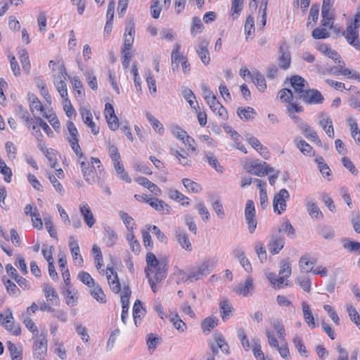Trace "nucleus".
Returning a JSON list of instances; mask_svg holds the SVG:
<instances>
[{
	"mask_svg": "<svg viewBox=\"0 0 360 360\" xmlns=\"http://www.w3.org/2000/svg\"><path fill=\"white\" fill-rule=\"evenodd\" d=\"M215 262L213 259H206L200 264L193 267L188 271L185 273L183 270L180 271L182 280L184 281H190L191 282L199 281L210 274L214 269Z\"/></svg>",
	"mask_w": 360,
	"mask_h": 360,
	"instance_id": "f257e3e1",
	"label": "nucleus"
},
{
	"mask_svg": "<svg viewBox=\"0 0 360 360\" xmlns=\"http://www.w3.org/2000/svg\"><path fill=\"white\" fill-rule=\"evenodd\" d=\"M360 27V6L357 8L354 19L348 21L345 37L349 44L356 50H360V40L359 39V29Z\"/></svg>",
	"mask_w": 360,
	"mask_h": 360,
	"instance_id": "f03ea898",
	"label": "nucleus"
},
{
	"mask_svg": "<svg viewBox=\"0 0 360 360\" xmlns=\"http://www.w3.org/2000/svg\"><path fill=\"white\" fill-rule=\"evenodd\" d=\"M256 211L254 202L248 200L245 208V218L250 233H253L257 228Z\"/></svg>",
	"mask_w": 360,
	"mask_h": 360,
	"instance_id": "7ed1b4c3",
	"label": "nucleus"
},
{
	"mask_svg": "<svg viewBox=\"0 0 360 360\" xmlns=\"http://www.w3.org/2000/svg\"><path fill=\"white\" fill-rule=\"evenodd\" d=\"M290 198V194L285 188H282L276 193L273 200L274 211L278 214H282L286 210V200Z\"/></svg>",
	"mask_w": 360,
	"mask_h": 360,
	"instance_id": "20e7f679",
	"label": "nucleus"
},
{
	"mask_svg": "<svg viewBox=\"0 0 360 360\" xmlns=\"http://www.w3.org/2000/svg\"><path fill=\"white\" fill-rule=\"evenodd\" d=\"M296 98L301 99L304 103L309 105L321 104L324 101L321 93L315 89H307L303 95L296 96Z\"/></svg>",
	"mask_w": 360,
	"mask_h": 360,
	"instance_id": "39448f33",
	"label": "nucleus"
},
{
	"mask_svg": "<svg viewBox=\"0 0 360 360\" xmlns=\"http://www.w3.org/2000/svg\"><path fill=\"white\" fill-rule=\"evenodd\" d=\"M32 349L34 358L39 359L44 358L47 352V339L46 335L41 334L34 340Z\"/></svg>",
	"mask_w": 360,
	"mask_h": 360,
	"instance_id": "423d86ee",
	"label": "nucleus"
},
{
	"mask_svg": "<svg viewBox=\"0 0 360 360\" xmlns=\"http://www.w3.org/2000/svg\"><path fill=\"white\" fill-rule=\"evenodd\" d=\"M135 24L132 19L129 20L126 23L124 34V47L122 49L130 50L133 46L135 36Z\"/></svg>",
	"mask_w": 360,
	"mask_h": 360,
	"instance_id": "0eeeda50",
	"label": "nucleus"
},
{
	"mask_svg": "<svg viewBox=\"0 0 360 360\" xmlns=\"http://www.w3.org/2000/svg\"><path fill=\"white\" fill-rule=\"evenodd\" d=\"M284 245V236L282 233L276 232L271 235L268 243L269 250L272 255H276L283 249Z\"/></svg>",
	"mask_w": 360,
	"mask_h": 360,
	"instance_id": "6e6552de",
	"label": "nucleus"
},
{
	"mask_svg": "<svg viewBox=\"0 0 360 360\" xmlns=\"http://www.w3.org/2000/svg\"><path fill=\"white\" fill-rule=\"evenodd\" d=\"M248 171L256 176H263L274 169L265 162L253 161L248 167Z\"/></svg>",
	"mask_w": 360,
	"mask_h": 360,
	"instance_id": "1a4fd4ad",
	"label": "nucleus"
},
{
	"mask_svg": "<svg viewBox=\"0 0 360 360\" xmlns=\"http://www.w3.org/2000/svg\"><path fill=\"white\" fill-rule=\"evenodd\" d=\"M278 53L279 67L283 70H287L291 63V56L288 46L285 43L280 46Z\"/></svg>",
	"mask_w": 360,
	"mask_h": 360,
	"instance_id": "9d476101",
	"label": "nucleus"
},
{
	"mask_svg": "<svg viewBox=\"0 0 360 360\" xmlns=\"http://www.w3.org/2000/svg\"><path fill=\"white\" fill-rule=\"evenodd\" d=\"M254 290L253 280L248 276L244 283H240L233 288V291L238 295L247 297L252 295Z\"/></svg>",
	"mask_w": 360,
	"mask_h": 360,
	"instance_id": "9b49d317",
	"label": "nucleus"
},
{
	"mask_svg": "<svg viewBox=\"0 0 360 360\" xmlns=\"http://www.w3.org/2000/svg\"><path fill=\"white\" fill-rule=\"evenodd\" d=\"M290 80V84L294 89V91L297 94L295 97L303 95L304 91H307L306 88L308 86L307 81L299 75H294L291 77Z\"/></svg>",
	"mask_w": 360,
	"mask_h": 360,
	"instance_id": "f8f14e48",
	"label": "nucleus"
},
{
	"mask_svg": "<svg viewBox=\"0 0 360 360\" xmlns=\"http://www.w3.org/2000/svg\"><path fill=\"white\" fill-rule=\"evenodd\" d=\"M13 320L12 311L10 309L6 310V316L4 317V321L1 323V325L5 327L11 334L14 335H19L21 333V328L19 324L11 323V328H9L8 324Z\"/></svg>",
	"mask_w": 360,
	"mask_h": 360,
	"instance_id": "ddd939ff",
	"label": "nucleus"
},
{
	"mask_svg": "<svg viewBox=\"0 0 360 360\" xmlns=\"http://www.w3.org/2000/svg\"><path fill=\"white\" fill-rule=\"evenodd\" d=\"M209 42L205 40H201L197 46L196 52L202 63L207 65L210 62V56L208 50Z\"/></svg>",
	"mask_w": 360,
	"mask_h": 360,
	"instance_id": "4468645a",
	"label": "nucleus"
},
{
	"mask_svg": "<svg viewBox=\"0 0 360 360\" xmlns=\"http://www.w3.org/2000/svg\"><path fill=\"white\" fill-rule=\"evenodd\" d=\"M107 279L111 290L115 293H118L121 290L120 283L118 279L117 273L112 267L107 266L106 269Z\"/></svg>",
	"mask_w": 360,
	"mask_h": 360,
	"instance_id": "2eb2a0df",
	"label": "nucleus"
},
{
	"mask_svg": "<svg viewBox=\"0 0 360 360\" xmlns=\"http://www.w3.org/2000/svg\"><path fill=\"white\" fill-rule=\"evenodd\" d=\"M81 167V170L82 172L83 177L84 180L89 184H94L96 182L95 177V166H91L90 162L89 163H82Z\"/></svg>",
	"mask_w": 360,
	"mask_h": 360,
	"instance_id": "dca6fc26",
	"label": "nucleus"
},
{
	"mask_svg": "<svg viewBox=\"0 0 360 360\" xmlns=\"http://www.w3.org/2000/svg\"><path fill=\"white\" fill-rule=\"evenodd\" d=\"M147 203H148L156 211L162 214H169L171 212L170 206H169L162 200H160L155 198H150V199L147 200Z\"/></svg>",
	"mask_w": 360,
	"mask_h": 360,
	"instance_id": "f3484780",
	"label": "nucleus"
},
{
	"mask_svg": "<svg viewBox=\"0 0 360 360\" xmlns=\"http://www.w3.org/2000/svg\"><path fill=\"white\" fill-rule=\"evenodd\" d=\"M175 238L183 249L189 252L192 250V245L186 231L181 229L176 230L175 232Z\"/></svg>",
	"mask_w": 360,
	"mask_h": 360,
	"instance_id": "a211bd4d",
	"label": "nucleus"
},
{
	"mask_svg": "<svg viewBox=\"0 0 360 360\" xmlns=\"http://www.w3.org/2000/svg\"><path fill=\"white\" fill-rule=\"evenodd\" d=\"M319 125L330 138L334 137V129L332 120L329 116L322 114L319 117Z\"/></svg>",
	"mask_w": 360,
	"mask_h": 360,
	"instance_id": "6ab92c4d",
	"label": "nucleus"
},
{
	"mask_svg": "<svg viewBox=\"0 0 360 360\" xmlns=\"http://www.w3.org/2000/svg\"><path fill=\"white\" fill-rule=\"evenodd\" d=\"M317 50L320 51L321 53L326 56L327 57L334 60L338 64H340L342 62L340 56L338 54V53L336 51L333 50L329 44L324 43L320 44L317 46Z\"/></svg>",
	"mask_w": 360,
	"mask_h": 360,
	"instance_id": "aec40b11",
	"label": "nucleus"
},
{
	"mask_svg": "<svg viewBox=\"0 0 360 360\" xmlns=\"http://www.w3.org/2000/svg\"><path fill=\"white\" fill-rule=\"evenodd\" d=\"M302 309L303 312V318L308 326L311 329H314L316 328V325L315 323V320L310 308L309 304L307 302H302Z\"/></svg>",
	"mask_w": 360,
	"mask_h": 360,
	"instance_id": "412c9836",
	"label": "nucleus"
},
{
	"mask_svg": "<svg viewBox=\"0 0 360 360\" xmlns=\"http://www.w3.org/2000/svg\"><path fill=\"white\" fill-rule=\"evenodd\" d=\"M180 50L181 44L176 43L173 46L171 53L172 70L174 72L179 70V64L181 63V53Z\"/></svg>",
	"mask_w": 360,
	"mask_h": 360,
	"instance_id": "4be33fe9",
	"label": "nucleus"
},
{
	"mask_svg": "<svg viewBox=\"0 0 360 360\" xmlns=\"http://www.w3.org/2000/svg\"><path fill=\"white\" fill-rule=\"evenodd\" d=\"M79 211L86 225L90 228L92 227L95 224V219L88 204L82 203L79 206Z\"/></svg>",
	"mask_w": 360,
	"mask_h": 360,
	"instance_id": "5701e85b",
	"label": "nucleus"
},
{
	"mask_svg": "<svg viewBox=\"0 0 360 360\" xmlns=\"http://www.w3.org/2000/svg\"><path fill=\"white\" fill-rule=\"evenodd\" d=\"M246 140L249 144L258 151L264 158H268L269 151L267 150V148L264 146L257 138L248 135L247 136Z\"/></svg>",
	"mask_w": 360,
	"mask_h": 360,
	"instance_id": "b1692460",
	"label": "nucleus"
},
{
	"mask_svg": "<svg viewBox=\"0 0 360 360\" xmlns=\"http://www.w3.org/2000/svg\"><path fill=\"white\" fill-rule=\"evenodd\" d=\"M65 297V302L70 307H75L77 304L78 296L77 291L72 288L70 285L67 286L63 290Z\"/></svg>",
	"mask_w": 360,
	"mask_h": 360,
	"instance_id": "393cba45",
	"label": "nucleus"
},
{
	"mask_svg": "<svg viewBox=\"0 0 360 360\" xmlns=\"http://www.w3.org/2000/svg\"><path fill=\"white\" fill-rule=\"evenodd\" d=\"M136 181L143 186V187L148 188L152 193L155 195H160L162 193L161 189L155 184L149 181L147 178L140 176L136 179Z\"/></svg>",
	"mask_w": 360,
	"mask_h": 360,
	"instance_id": "a878e982",
	"label": "nucleus"
},
{
	"mask_svg": "<svg viewBox=\"0 0 360 360\" xmlns=\"http://www.w3.org/2000/svg\"><path fill=\"white\" fill-rule=\"evenodd\" d=\"M306 206L309 214L312 218L316 219L318 220L322 219L323 218L322 212L312 199L307 198Z\"/></svg>",
	"mask_w": 360,
	"mask_h": 360,
	"instance_id": "bb28decb",
	"label": "nucleus"
},
{
	"mask_svg": "<svg viewBox=\"0 0 360 360\" xmlns=\"http://www.w3.org/2000/svg\"><path fill=\"white\" fill-rule=\"evenodd\" d=\"M237 114L243 122H248L253 120L257 112L254 108L251 107H240L237 109Z\"/></svg>",
	"mask_w": 360,
	"mask_h": 360,
	"instance_id": "cd10ccee",
	"label": "nucleus"
},
{
	"mask_svg": "<svg viewBox=\"0 0 360 360\" xmlns=\"http://www.w3.org/2000/svg\"><path fill=\"white\" fill-rule=\"evenodd\" d=\"M300 130L307 139L316 142L318 145H321V141L319 139L316 131L309 124L306 123Z\"/></svg>",
	"mask_w": 360,
	"mask_h": 360,
	"instance_id": "c85d7f7f",
	"label": "nucleus"
},
{
	"mask_svg": "<svg viewBox=\"0 0 360 360\" xmlns=\"http://www.w3.org/2000/svg\"><path fill=\"white\" fill-rule=\"evenodd\" d=\"M146 259L147 264V269H146V275L148 272H149V275L153 274L155 268L162 263L159 262L155 255L151 252L147 253Z\"/></svg>",
	"mask_w": 360,
	"mask_h": 360,
	"instance_id": "c756f323",
	"label": "nucleus"
},
{
	"mask_svg": "<svg viewBox=\"0 0 360 360\" xmlns=\"http://www.w3.org/2000/svg\"><path fill=\"white\" fill-rule=\"evenodd\" d=\"M221 317L224 321H226L233 314V308L228 300L224 299L219 304Z\"/></svg>",
	"mask_w": 360,
	"mask_h": 360,
	"instance_id": "7c9ffc66",
	"label": "nucleus"
},
{
	"mask_svg": "<svg viewBox=\"0 0 360 360\" xmlns=\"http://www.w3.org/2000/svg\"><path fill=\"white\" fill-rule=\"evenodd\" d=\"M168 196L171 199L180 202L182 205H188L190 204L189 198L176 190L169 189L168 191Z\"/></svg>",
	"mask_w": 360,
	"mask_h": 360,
	"instance_id": "2f4dec72",
	"label": "nucleus"
},
{
	"mask_svg": "<svg viewBox=\"0 0 360 360\" xmlns=\"http://www.w3.org/2000/svg\"><path fill=\"white\" fill-rule=\"evenodd\" d=\"M144 309H143L141 302L140 300H136L133 307V317L134 323L136 326L140 323L141 317L144 315Z\"/></svg>",
	"mask_w": 360,
	"mask_h": 360,
	"instance_id": "473e14b6",
	"label": "nucleus"
},
{
	"mask_svg": "<svg viewBox=\"0 0 360 360\" xmlns=\"http://www.w3.org/2000/svg\"><path fill=\"white\" fill-rule=\"evenodd\" d=\"M205 158L207 163L212 167L217 172L222 173L224 171L223 167L219 162L217 158L211 152H206Z\"/></svg>",
	"mask_w": 360,
	"mask_h": 360,
	"instance_id": "72a5a7b5",
	"label": "nucleus"
},
{
	"mask_svg": "<svg viewBox=\"0 0 360 360\" xmlns=\"http://www.w3.org/2000/svg\"><path fill=\"white\" fill-rule=\"evenodd\" d=\"M330 9L321 8V25L325 27H332L334 22V19L332 13L330 12Z\"/></svg>",
	"mask_w": 360,
	"mask_h": 360,
	"instance_id": "f704fd0d",
	"label": "nucleus"
},
{
	"mask_svg": "<svg viewBox=\"0 0 360 360\" xmlns=\"http://www.w3.org/2000/svg\"><path fill=\"white\" fill-rule=\"evenodd\" d=\"M347 121L349 127H350L352 138L355 141L360 142V130L358 127L356 120L354 118L349 117L347 119Z\"/></svg>",
	"mask_w": 360,
	"mask_h": 360,
	"instance_id": "c9c22d12",
	"label": "nucleus"
},
{
	"mask_svg": "<svg viewBox=\"0 0 360 360\" xmlns=\"http://www.w3.org/2000/svg\"><path fill=\"white\" fill-rule=\"evenodd\" d=\"M271 325L275 330L278 338L281 340H284L285 338V330L283 322L281 319H274L271 321Z\"/></svg>",
	"mask_w": 360,
	"mask_h": 360,
	"instance_id": "e433bc0d",
	"label": "nucleus"
},
{
	"mask_svg": "<svg viewBox=\"0 0 360 360\" xmlns=\"http://www.w3.org/2000/svg\"><path fill=\"white\" fill-rule=\"evenodd\" d=\"M169 321L174 328L180 332H184L186 329V323L179 318L177 313L171 312L169 315Z\"/></svg>",
	"mask_w": 360,
	"mask_h": 360,
	"instance_id": "4c0bfd02",
	"label": "nucleus"
},
{
	"mask_svg": "<svg viewBox=\"0 0 360 360\" xmlns=\"http://www.w3.org/2000/svg\"><path fill=\"white\" fill-rule=\"evenodd\" d=\"M181 94L185 100L187 101L191 108L195 109L198 106V102L195 100V96L193 92L188 87H184L181 90Z\"/></svg>",
	"mask_w": 360,
	"mask_h": 360,
	"instance_id": "58836bf2",
	"label": "nucleus"
},
{
	"mask_svg": "<svg viewBox=\"0 0 360 360\" xmlns=\"http://www.w3.org/2000/svg\"><path fill=\"white\" fill-rule=\"evenodd\" d=\"M115 169L120 176V179L124 181L127 183H130L131 181V178L128 176L127 173L125 172L123 164L121 162V160H117L113 162Z\"/></svg>",
	"mask_w": 360,
	"mask_h": 360,
	"instance_id": "ea45409f",
	"label": "nucleus"
},
{
	"mask_svg": "<svg viewBox=\"0 0 360 360\" xmlns=\"http://www.w3.org/2000/svg\"><path fill=\"white\" fill-rule=\"evenodd\" d=\"M171 154L178 159L181 165L184 166L190 165L191 160L188 158V153L184 149H181V151L171 149Z\"/></svg>",
	"mask_w": 360,
	"mask_h": 360,
	"instance_id": "a19ab883",
	"label": "nucleus"
},
{
	"mask_svg": "<svg viewBox=\"0 0 360 360\" xmlns=\"http://www.w3.org/2000/svg\"><path fill=\"white\" fill-rule=\"evenodd\" d=\"M29 101H30V110L32 113H34L35 111H40L41 113L46 114L44 112V108L42 105L40 101L34 95H31L29 96Z\"/></svg>",
	"mask_w": 360,
	"mask_h": 360,
	"instance_id": "79ce46f5",
	"label": "nucleus"
},
{
	"mask_svg": "<svg viewBox=\"0 0 360 360\" xmlns=\"http://www.w3.org/2000/svg\"><path fill=\"white\" fill-rule=\"evenodd\" d=\"M90 290L91 295L98 302L105 303L106 302L105 295L99 285L95 284Z\"/></svg>",
	"mask_w": 360,
	"mask_h": 360,
	"instance_id": "37998d69",
	"label": "nucleus"
},
{
	"mask_svg": "<svg viewBox=\"0 0 360 360\" xmlns=\"http://www.w3.org/2000/svg\"><path fill=\"white\" fill-rule=\"evenodd\" d=\"M146 117L153 128L160 134H163L164 127L162 124L150 112L146 113Z\"/></svg>",
	"mask_w": 360,
	"mask_h": 360,
	"instance_id": "c03bdc74",
	"label": "nucleus"
},
{
	"mask_svg": "<svg viewBox=\"0 0 360 360\" xmlns=\"http://www.w3.org/2000/svg\"><path fill=\"white\" fill-rule=\"evenodd\" d=\"M67 128L68 130V136L67 137V140L69 143H72L75 141H79L78 136L79 133L75 125V124L72 121H68L67 122Z\"/></svg>",
	"mask_w": 360,
	"mask_h": 360,
	"instance_id": "a18cd8bd",
	"label": "nucleus"
},
{
	"mask_svg": "<svg viewBox=\"0 0 360 360\" xmlns=\"http://www.w3.org/2000/svg\"><path fill=\"white\" fill-rule=\"evenodd\" d=\"M117 239V234L111 228L107 227L105 229L104 241L107 246H113L115 244Z\"/></svg>",
	"mask_w": 360,
	"mask_h": 360,
	"instance_id": "49530a36",
	"label": "nucleus"
},
{
	"mask_svg": "<svg viewBox=\"0 0 360 360\" xmlns=\"http://www.w3.org/2000/svg\"><path fill=\"white\" fill-rule=\"evenodd\" d=\"M7 348L12 360L22 359V349L20 348H18L15 344L10 341L7 342Z\"/></svg>",
	"mask_w": 360,
	"mask_h": 360,
	"instance_id": "de8ad7c7",
	"label": "nucleus"
},
{
	"mask_svg": "<svg viewBox=\"0 0 360 360\" xmlns=\"http://www.w3.org/2000/svg\"><path fill=\"white\" fill-rule=\"evenodd\" d=\"M299 264L301 270L307 273L311 272L314 265V262L310 261L309 257L307 255L301 257Z\"/></svg>",
	"mask_w": 360,
	"mask_h": 360,
	"instance_id": "09e8293b",
	"label": "nucleus"
},
{
	"mask_svg": "<svg viewBox=\"0 0 360 360\" xmlns=\"http://www.w3.org/2000/svg\"><path fill=\"white\" fill-rule=\"evenodd\" d=\"M119 215L123 223L125 224L127 230L130 232H132L135 229L134 219L124 211H120Z\"/></svg>",
	"mask_w": 360,
	"mask_h": 360,
	"instance_id": "8fccbe9b",
	"label": "nucleus"
},
{
	"mask_svg": "<svg viewBox=\"0 0 360 360\" xmlns=\"http://www.w3.org/2000/svg\"><path fill=\"white\" fill-rule=\"evenodd\" d=\"M282 232H285L290 238H294L295 237V230L288 220L282 223L277 231V233H282Z\"/></svg>",
	"mask_w": 360,
	"mask_h": 360,
	"instance_id": "3c124183",
	"label": "nucleus"
},
{
	"mask_svg": "<svg viewBox=\"0 0 360 360\" xmlns=\"http://www.w3.org/2000/svg\"><path fill=\"white\" fill-rule=\"evenodd\" d=\"M214 339L215 342H217L218 347H219L221 352L225 354H228L229 353V346L223 338V335L220 333H214Z\"/></svg>",
	"mask_w": 360,
	"mask_h": 360,
	"instance_id": "603ef678",
	"label": "nucleus"
},
{
	"mask_svg": "<svg viewBox=\"0 0 360 360\" xmlns=\"http://www.w3.org/2000/svg\"><path fill=\"white\" fill-rule=\"evenodd\" d=\"M292 342L294 344L295 347L297 349L298 352L302 356H307V350L304 345L302 338L296 335L292 339Z\"/></svg>",
	"mask_w": 360,
	"mask_h": 360,
	"instance_id": "864d4df0",
	"label": "nucleus"
},
{
	"mask_svg": "<svg viewBox=\"0 0 360 360\" xmlns=\"http://www.w3.org/2000/svg\"><path fill=\"white\" fill-rule=\"evenodd\" d=\"M154 278L158 282L162 281L165 278L167 275L166 264L163 262L160 265L158 266L154 270Z\"/></svg>",
	"mask_w": 360,
	"mask_h": 360,
	"instance_id": "5fc2aeb1",
	"label": "nucleus"
},
{
	"mask_svg": "<svg viewBox=\"0 0 360 360\" xmlns=\"http://www.w3.org/2000/svg\"><path fill=\"white\" fill-rule=\"evenodd\" d=\"M252 80L255 85L257 86L259 91H264V89L266 88L265 78L262 74L259 72L254 73V75H252Z\"/></svg>",
	"mask_w": 360,
	"mask_h": 360,
	"instance_id": "6e6d98bb",
	"label": "nucleus"
},
{
	"mask_svg": "<svg viewBox=\"0 0 360 360\" xmlns=\"http://www.w3.org/2000/svg\"><path fill=\"white\" fill-rule=\"evenodd\" d=\"M16 115L25 122V124H28L30 121L32 120L30 117L28 111L23 108L22 105H18L15 106Z\"/></svg>",
	"mask_w": 360,
	"mask_h": 360,
	"instance_id": "4d7b16f0",
	"label": "nucleus"
},
{
	"mask_svg": "<svg viewBox=\"0 0 360 360\" xmlns=\"http://www.w3.org/2000/svg\"><path fill=\"white\" fill-rule=\"evenodd\" d=\"M255 250L258 256L259 259L262 263H264L266 261V251L264 245L262 242L257 241L255 244Z\"/></svg>",
	"mask_w": 360,
	"mask_h": 360,
	"instance_id": "13d9d810",
	"label": "nucleus"
},
{
	"mask_svg": "<svg viewBox=\"0 0 360 360\" xmlns=\"http://www.w3.org/2000/svg\"><path fill=\"white\" fill-rule=\"evenodd\" d=\"M252 351L257 360H265L264 354L261 349L260 341L259 339H253Z\"/></svg>",
	"mask_w": 360,
	"mask_h": 360,
	"instance_id": "bf43d9fd",
	"label": "nucleus"
},
{
	"mask_svg": "<svg viewBox=\"0 0 360 360\" xmlns=\"http://www.w3.org/2000/svg\"><path fill=\"white\" fill-rule=\"evenodd\" d=\"M319 235L326 240H332L335 236V231L330 226H321L319 229Z\"/></svg>",
	"mask_w": 360,
	"mask_h": 360,
	"instance_id": "052dcab7",
	"label": "nucleus"
},
{
	"mask_svg": "<svg viewBox=\"0 0 360 360\" xmlns=\"http://www.w3.org/2000/svg\"><path fill=\"white\" fill-rule=\"evenodd\" d=\"M84 75L86 77V82H87L89 86H90V88L93 90H96L98 89L97 79H96V76L94 74L93 70H86L84 72Z\"/></svg>",
	"mask_w": 360,
	"mask_h": 360,
	"instance_id": "680f3d73",
	"label": "nucleus"
},
{
	"mask_svg": "<svg viewBox=\"0 0 360 360\" xmlns=\"http://www.w3.org/2000/svg\"><path fill=\"white\" fill-rule=\"evenodd\" d=\"M182 183L184 187L193 193H198L202 190L200 185L195 181L188 179H183Z\"/></svg>",
	"mask_w": 360,
	"mask_h": 360,
	"instance_id": "e2e57ef3",
	"label": "nucleus"
},
{
	"mask_svg": "<svg viewBox=\"0 0 360 360\" xmlns=\"http://www.w3.org/2000/svg\"><path fill=\"white\" fill-rule=\"evenodd\" d=\"M219 320L214 316H210L205 319L202 322V328L204 330H210L217 326Z\"/></svg>",
	"mask_w": 360,
	"mask_h": 360,
	"instance_id": "0e129e2a",
	"label": "nucleus"
},
{
	"mask_svg": "<svg viewBox=\"0 0 360 360\" xmlns=\"http://www.w3.org/2000/svg\"><path fill=\"white\" fill-rule=\"evenodd\" d=\"M204 25L201 22V19L199 17H193V22L191 29V32L193 35L202 32Z\"/></svg>",
	"mask_w": 360,
	"mask_h": 360,
	"instance_id": "69168bd1",
	"label": "nucleus"
},
{
	"mask_svg": "<svg viewBox=\"0 0 360 360\" xmlns=\"http://www.w3.org/2000/svg\"><path fill=\"white\" fill-rule=\"evenodd\" d=\"M295 282L304 291L307 292H310L311 282L309 278L307 276H300L297 278Z\"/></svg>",
	"mask_w": 360,
	"mask_h": 360,
	"instance_id": "338daca9",
	"label": "nucleus"
},
{
	"mask_svg": "<svg viewBox=\"0 0 360 360\" xmlns=\"http://www.w3.org/2000/svg\"><path fill=\"white\" fill-rule=\"evenodd\" d=\"M347 310L352 321H353L360 329V315L356 309L352 305L347 306Z\"/></svg>",
	"mask_w": 360,
	"mask_h": 360,
	"instance_id": "774afa93",
	"label": "nucleus"
}]
</instances>
